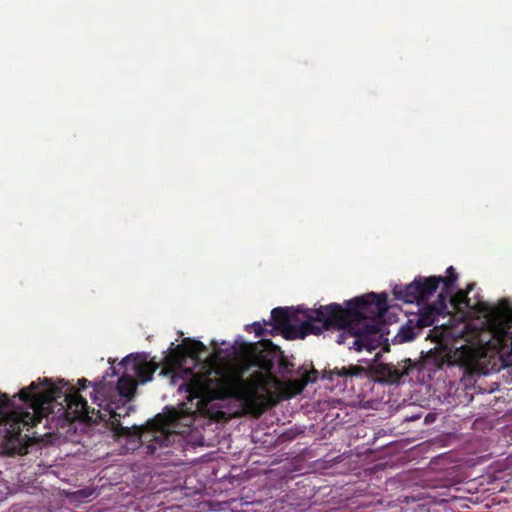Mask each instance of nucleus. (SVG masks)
Instances as JSON below:
<instances>
[{
	"label": "nucleus",
	"mask_w": 512,
	"mask_h": 512,
	"mask_svg": "<svg viewBox=\"0 0 512 512\" xmlns=\"http://www.w3.org/2000/svg\"><path fill=\"white\" fill-rule=\"evenodd\" d=\"M383 372H386V378L390 383L399 382L405 375H408V369L404 368L403 370H399L394 366L387 364L382 367Z\"/></svg>",
	"instance_id": "nucleus-15"
},
{
	"label": "nucleus",
	"mask_w": 512,
	"mask_h": 512,
	"mask_svg": "<svg viewBox=\"0 0 512 512\" xmlns=\"http://www.w3.org/2000/svg\"><path fill=\"white\" fill-rule=\"evenodd\" d=\"M120 366L124 369V375L118 379L115 389L111 384L103 381L112 388L108 390V397L119 402L130 401L135 395L137 384L151 381L159 367L156 362L148 361L146 357L139 354L126 356L120 362Z\"/></svg>",
	"instance_id": "nucleus-5"
},
{
	"label": "nucleus",
	"mask_w": 512,
	"mask_h": 512,
	"mask_svg": "<svg viewBox=\"0 0 512 512\" xmlns=\"http://www.w3.org/2000/svg\"><path fill=\"white\" fill-rule=\"evenodd\" d=\"M311 381L309 372L303 374L300 379L288 380L286 385L291 390L293 395L300 394L306 385Z\"/></svg>",
	"instance_id": "nucleus-16"
},
{
	"label": "nucleus",
	"mask_w": 512,
	"mask_h": 512,
	"mask_svg": "<svg viewBox=\"0 0 512 512\" xmlns=\"http://www.w3.org/2000/svg\"><path fill=\"white\" fill-rule=\"evenodd\" d=\"M419 280H417V277L414 279L413 282L407 285H396L393 288V295L396 299L402 300L405 303H420L419 295L421 292H419Z\"/></svg>",
	"instance_id": "nucleus-11"
},
{
	"label": "nucleus",
	"mask_w": 512,
	"mask_h": 512,
	"mask_svg": "<svg viewBox=\"0 0 512 512\" xmlns=\"http://www.w3.org/2000/svg\"><path fill=\"white\" fill-rule=\"evenodd\" d=\"M447 276H429V277H422L418 276L417 280H419L420 286H419V292L421 294L419 295L420 302L426 301L428 298H430L437 290L439 285L443 284V290L449 294L453 291L454 283L456 282L458 275L454 269L453 266H450L446 270Z\"/></svg>",
	"instance_id": "nucleus-6"
},
{
	"label": "nucleus",
	"mask_w": 512,
	"mask_h": 512,
	"mask_svg": "<svg viewBox=\"0 0 512 512\" xmlns=\"http://www.w3.org/2000/svg\"><path fill=\"white\" fill-rule=\"evenodd\" d=\"M148 449H150L153 452L156 449V447L154 446L153 443H151L150 445H148Z\"/></svg>",
	"instance_id": "nucleus-23"
},
{
	"label": "nucleus",
	"mask_w": 512,
	"mask_h": 512,
	"mask_svg": "<svg viewBox=\"0 0 512 512\" xmlns=\"http://www.w3.org/2000/svg\"><path fill=\"white\" fill-rule=\"evenodd\" d=\"M466 349H467V350H469L470 352L472 351V350H471L469 347H467V346H462V347H461V350H466Z\"/></svg>",
	"instance_id": "nucleus-24"
},
{
	"label": "nucleus",
	"mask_w": 512,
	"mask_h": 512,
	"mask_svg": "<svg viewBox=\"0 0 512 512\" xmlns=\"http://www.w3.org/2000/svg\"><path fill=\"white\" fill-rule=\"evenodd\" d=\"M59 383L62 385L58 386L47 378L37 382L38 388L35 390V393L45 395L50 390L55 392L53 394L54 398L47 405V411L39 418L37 424L53 412V402L63 398L67 406V412L72 416L73 420L92 423L105 422L117 439L140 436V429L138 427L133 426L129 428L122 426L120 419L129 415L131 407L127 406L125 401L119 402V400L108 397V390L112 388L108 387L103 381L93 383L94 395L92 396V402L97 405V409L94 407L90 408L86 399L80 395L75 387L64 383L62 380ZM43 406L45 407L46 405Z\"/></svg>",
	"instance_id": "nucleus-2"
},
{
	"label": "nucleus",
	"mask_w": 512,
	"mask_h": 512,
	"mask_svg": "<svg viewBox=\"0 0 512 512\" xmlns=\"http://www.w3.org/2000/svg\"><path fill=\"white\" fill-rule=\"evenodd\" d=\"M317 373H318V372H317L316 370H312V371L309 373V376H310V379H311V381H310V382H312V381H314V380L316 379V375H317Z\"/></svg>",
	"instance_id": "nucleus-22"
},
{
	"label": "nucleus",
	"mask_w": 512,
	"mask_h": 512,
	"mask_svg": "<svg viewBox=\"0 0 512 512\" xmlns=\"http://www.w3.org/2000/svg\"><path fill=\"white\" fill-rule=\"evenodd\" d=\"M451 294H452V292L447 294L442 289L441 293L438 295L437 300L435 301V303L433 305H430V307H433V309H437V312L440 315H445L447 313V309H448L447 301H448V298H450Z\"/></svg>",
	"instance_id": "nucleus-17"
},
{
	"label": "nucleus",
	"mask_w": 512,
	"mask_h": 512,
	"mask_svg": "<svg viewBox=\"0 0 512 512\" xmlns=\"http://www.w3.org/2000/svg\"><path fill=\"white\" fill-rule=\"evenodd\" d=\"M387 294L370 293L345 302L320 305L316 309L277 307L271 311L273 330L288 340L320 335L323 331L337 330L338 344H346L356 351L372 352L379 345L382 323L387 312Z\"/></svg>",
	"instance_id": "nucleus-1"
},
{
	"label": "nucleus",
	"mask_w": 512,
	"mask_h": 512,
	"mask_svg": "<svg viewBox=\"0 0 512 512\" xmlns=\"http://www.w3.org/2000/svg\"><path fill=\"white\" fill-rule=\"evenodd\" d=\"M369 376V372L367 368L350 364L348 366L335 367L333 369H324L323 371V379L329 380L331 382L335 381V377H337L338 384L342 383L345 387L348 383H352L354 378H366Z\"/></svg>",
	"instance_id": "nucleus-10"
},
{
	"label": "nucleus",
	"mask_w": 512,
	"mask_h": 512,
	"mask_svg": "<svg viewBox=\"0 0 512 512\" xmlns=\"http://www.w3.org/2000/svg\"><path fill=\"white\" fill-rule=\"evenodd\" d=\"M264 324H265V325H266V324H268V325H272V323H271V322H264Z\"/></svg>",
	"instance_id": "nucleus-26"
},
{
	"label": "nucleus",
	"mask_w": 512,
	"mask_h": 512,
	"mask_svg": "<svg viewBox=\"0 0 512 512\" xmlns=\"http://www.w3.org/2000/svg\"><path fill=\"white\" fill-rule=\"evenodd\" d=\"M509 329L510 327H505V325L502 324L497 331L499 344L501 346H506L507 342H510V351L500 355L501 367L503 368L512 367V332Z\"/></svg>",
	"instance_id": "nucleus-13"
},
{
	"label": "nucleus",
	"mask_w": 512,
	"mask_h": 512,
	"mask_svg": "<svg viewBox=\"0 0 512 512\" xmlns=\"http://www.w3.org/2000/svg\"><path fill=\"white\" fill-rule=\"evenodd\" d=\"M250 370L241 364L210 368L202 374L193 375L187 391L189 400L198 399L197 409L205 412L214 400L236 399L246 407L258 406L259 391L266 384L262 372H254L249 379L244 376Z\"/></svg>",
	"instance_id": "nucleus-3"
},
{
	"label": "nucleus",
	"mask_w": 512,
	"mask_h": 512,
	"mask_svg": "<svg viewBox=\"0 0 512 512\" xmlns=\"http://www.w3.org/2000/svg\"><path fill=\"white\" fill-rule=\"evenodd\" d=\"M239 364L247 367L249 370L252 368H259L260 372L270 373L274 367V361L267 353L258 352L251 357L243 359Z\"/></svg>",
	"instance_id": "nucleus-12"
},
{
	"label": "nucleus",
	"mask_w": 512,
	"mask_h": 512,
	"mask_svg": "<svg viewBox=\"0 0 512 512\" xmlns=\"http://www.w3.org/2000/svg\"><path fill=\"white\" fill-rule=\"evenodd\" d=\"M179 349L180 347H177L176 350L172 351L164 358V364L160 374L163 376H170L171 383L173 385H176L177 378H182V376L178 375V371L182 372L188 379L183 384H180L179 388L182 389V387H185V391L189 394V392L187 391V385L192 379V376L198 375L199 373H194L193 370L190 368L182 369L183 356L179 352Z\"/></svg>",
	"instance_id": "nucleus-8"
},
{
	"label": "nucleus",
	"mask_w": 512,
	"mask_h": 512,
	"mask_svg": "<svg viewBox=\"0 0 512 512\" xmlns=\"http://www.w3.org/2000/svg\"><path fill=\"white\" fill-rule=\"evenodd\" d=\"M182 345L186 354L192 358L198 357L202 352L207 350L206 346L202 342L190 338H185Z\"/></svg>",
	"instance_id": "nucleus-14"
},
{
	"label": "nucleus",
	"mask_w": 512,
	"mask_h": 512,
	"mask_svg": "<svg viewBox=\"0 0 512 512\" xmlns=\"http://www.w3.org/2000/svg\"><path fill=\"white\" fill-rule=\"evenodd\" d=\"M210 416L216 419L217 421L226 419V413L222 410H218L215 413H211Z\"/></svg>",
	"instance_id": "nucleus-20"
},
{
	"label": "nucleus",
	"mask_w": 512,
	"mask_h": 512,
	"mask_svg": "<svg viewBox=\"0 0 512 512\" xmlns=\"http://www.w3.org/2000/svg\"><path fill=\"white\" fill-rule=\"evenodd\" d=\"M37 382H32L28 387L22 388L19 399L27 405V410H12L13 403L7 394L0 392V440L10 449H22L30 436L23 434L37 425L39 418L47 411L49 401L54 398L53 390L45 395L35 393Z\"/></svg>",
	"instance_id": "nucleus-4"
},
{
	"label": "nucleus",
	"mask_w": 512,
	"mask_h": 512,
	"mask_svg": "<svg viewBox=\"0 0 512 512\" xmlns=\"http://www.w3.org/2000/svg\"><path fill=\"white\" fill-rule=\"evenodd\" d=\"M278 367H279V372L282 374H291L293 371V364L284 355H282L279 358Z\"/></svg>",
	"instance_id": "nucleus-18"
},
{
	"label": "nucleus",
	"mask_w": 512,
	"mask_h": 512,
	"mask_svg": "<svg viewBox=\"0 0 512 512\" xmlns=\"http://www.w3.org/2000/svg\"><path fill=\"white\" fill-rule=\"evenodd\" d=\"M252 327H253L256 337H262L266 334V330L260 322L253 323Z\"/></svg>",
	"instance_id": "nucleus-19"
},
{
	"label": "nucleus",
	"mask_w": 512,
	"mask_h": 512,
	"mask_svg": "<svg viewBox=\"0 0 512 512\" xmlns=\"http://www.w3.org/2000/svg\"><path fill=\"white\" fill-rule=\"evenodd\" d=\"M78 384L81 388L85 389L88 386L89 381L86 378H82L79 379Z\"/></svg>",
	"instance_id": "nucleus-21"
},
{
	"label": "nucleus",
	"mask_w": 512,
	"mask_h": 512,
	"mask_svg": "<svg viewBox=\"0 0 512 512\" xmlns=\"http://www.w3.org/2000/svg\"><path fill=\"white\" fill-rule=\"evenodd\" d=\"M438 316H440V314L437 312V309L427 306L421 313L409 319L405 326L401 327L398 337L402 342L415 339L421 329L433 325Z\"/></svg>",
	"instance_id": "nucleus-7"
},
{
	"label": "nucleus",
	"mask_w": 512,
	"mask_h": 512,
	"mask_svg": "<svg viewBox=\"0 0 512 512\" xmlns=\"http://www.w3.org/2000/svg\"><path fill=\"white\" fill-rule=\"evenodd\" d=\"M475 283H469L465 290H459L454 295L450 296V303L457 310L463 309H471L476 312H484L487 315L491 314H500L501 311H498L494 307H490L488 303L484 301H476L474 303L471 302V299L468 297V294L474 289Z\"/></svg>",
	"instance_id": "nucleus-9"
},
{
	"label": "nucleus",
	"mask_w": 512,
	"mask_h": 512,
	"mask_svg": "<svg viewBox=\"0 0 512 512\" xmlns=\"http://www.w3.org/2000/svg\"><path fill=\"white\" fill-rule=\"evenodd\" d=\"M457 353L463 354V351H461L460 349H456V354ZM461 357H462V355L459 356V358H461Z\"/></svg>",
	"instance_id": "nucleus-25"
}]
</instances>
